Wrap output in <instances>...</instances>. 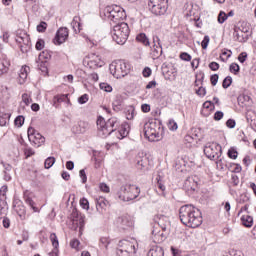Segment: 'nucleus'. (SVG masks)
<instances>
[{"label": "nucleus", "mask_w": 256, "mask_h": 256, "mask_svg": "<svg viewBox=\"0 0 256 256\" xmlns=\"http://www.w3.org/2000/svg\"><path fill=\"white\" fill-rule=\"evenodd\" d=\"M151 73H152V71H151V68H149V67L144 68V70L142 72L143 77H151Z\"/></svg>", "instance_id": "e2e57ef3"}, {"label": "nucleus", "mask_w": 256, "mask_h": 256, "mask_svg": "<svg viewBox=\"0 0 256 256\" xmlns=\"http://www.w3.org/2000/svg\"><path fill=\"white\" fill-rule=\"evenodd\" d=\"M235 120L233 119H228L226 122V127H229V129H235Z\"/></svg>", "instance_id": "bf43d9fd"}, {"label": "nucleus", "mask_w": 256, "mask_h": 256, "mask_svg": "<svg viewBox=\"0 0 256 256\" xmlns=\"http://www.w3.org/2000/svg\"><path fill=\"white\" fill-rule=\"evenodd\" d=\"M76 225H78L80 227V229H83V227H85V216L82 215L80 216L76 221H75Z\"/></svg>", "instance_id": "37998d69"}, {"label": "nucleus", "mask_w": 256, "mask_h": 256, "mask_svg": "<svg viewBox=\"0 0 256 256\" xmlns=\"http://www.w3.org/2000/svg\"><path fill=\"white\" fill-rule=\"evenodd\" d=\"M29 141L34 147H41V145L45 144V138L39 132L35 136H31Z\"/></svg>", "instance_id": "aec40b11"}, {"label": "nucleus", "mask_w": 256, "mask_h": 256, "mask_svg": "<svg viewBox=\"0 0 256 256\" xmlns=\"http://www.w3.org/2000/svg\"><path fill=\"white\" fill-rule=\"evenodd\" d=\"M117 225L120 229H129V227H133V219L129 215H123L118 217Z\"/></svg>", "instance_id": "4468645a"}, {"label": "nucleus", "mask_w": 256, "mask_h": 256, "mask_svg": "<svg viewBox=\"0 0 256 256\" xmlns=\"http://www.w3.org/2000/svg\"><path fill=\"white\" fill-rule=\"evenodd\" d=\"M104 16L110 21H114V23H117V21L125 19V10H123L121 6L117 5L107 6L104 9Z\"/></svg>", "instance_id": "423d86ee"}, {"label": "nucleus", "mask_w": 256, "mask_h": 256, "mask_svg": "<svg viewBox=\"0 0 256 256\" xmlns=\"http://www.w3.org/2000/svg\"><path fill=\"white\" fill-rule=\"evenodd\" d=\"M223 119V112L217 111L214 114V120L215 121H221Z\"/></svg>", "instance_id": "052dcab7"}, {"label": "nucleus", "mask_w": 256, "mask_h": 256, "mask_svg": "<svg viewBox=\"0 0 256 256\" xmlns=\"http://www.w3.org/2000/svg\"><path fill=\"white\" fill-rule=\"evenodd\" d=\"M168 128L170 129V131H177L178 129L177 122H175V120H169Z\"/></svg>", "instance_id": "49530a36"}, {"label": "nucleus", "mask_w": 256, "mask_h": 256, "mask_svg": "<svg viewBox=\"0 0 256 256\" xmlns=\"http://www.w3.org/2000/svg\"><path fill=\"white\" fill-rule=\"evenodd\" d=\"M228 157L230 159H237V151L235 149L228 150Z\"/></svg>", "instance_id": "603ef678"}, {"label": "nucleus", "mask_w": 256, "mask_h": 256, "mask_svg": "<svg viewBox=\"0 0 256 256\" xmlns=\"http://www.w3.org/2000/svg\"><path fill=\"white\" fill-rule=\"evenodd\" d=\"M100 191H103V193H109L110 189L107 184L101 183L100 184Z\"/></svg>", "instance_id": "0e129e2a"}, {"label": "nucleus", "mask_w": 256, "mask_h": 256, "mask_svg": "<svg viewBox=\"0 0 256 256\" xmlns=\"http://www.w3.org/2000/svg\"><path fill=\"white\" fill-rule=\"evenodd\" d=\"M136 41L142 43V45H145L146 47H149L150 45L149 38H147V35H145V33L138 34L136 37Z\"/></svg>", "instance_id": "bb28decb"}, {"label": "nucleus", "mask_w": 256, "mask_h": 256, "mask_svg": "<svg viewBox=\"0 0 256 256\" xmlns=\"http://www.w3.org/2000/svg\"><path fill=\"white\" fill-rule=\"evenodd\" d=\"M29 71H30L29 66H23L20 69V72H19V84L20 85H23V83H25V81H27V75H28Z\"/></svg>", "instance_id": "4be33fe9"}, {"label": "nucleus", "mask_w": 256, "mask_h": 256, "mask_svg": "<svg viewBox=\"0 0 256 256\" xmlns=\"http://www.w3.org/2000/svg\"><path fill=\"white\" fill-rule=\"evenodd\" d=\"M25 123V117L23 116H18L15 120H14V124L16 125V127H23Z\"/></svg>", "instance_id": "f704fd0d"}, {"label": "nucleus", "mask_w": 256, "mask_h": 256, "mask_svg": "<svg viewBox=\"0 0 256 256\" xmlns=\"http://www.w3.org/2000/svg\"><path fill=\"white\" fill-rule=\"evenodd\" d=\"M147 167V160L146 159H140L137 160V168L143 171Z\"/></svg>", "instance_id": "58836bf2"}, {"label": "nucleus", "mask_w": 256, "mask_h": 256, "mask_svg": "<svg viewBox=\"0 0 256 256\" xmlns=\"http://www.w3.org/2000/svg\"><path fill=\"white\" fill-rule=\"evenodd\" d=\"M233 83V78L231 76H227L223 82H222V87L223 89H229L231 87V84Z\"/></svg>", "instance_id": "c756f323"}, {"label": "nucleus", "mask_w": 256, "mask_h": 256, "mask_svg": "<svg viewBox=\"0 0 256 256\" xmlns=\"http://www.w3.org/2000/svg\"><path fill=\"white\" fill-rule=\"evenodd\" d=\"M82 215L83 214H81L77 208H74L71 213V219L73 223H75V221Z\"/></svg>", "instance_id": "72a5a7b5"}, {"label": "nucleus", "mask_w": 256, "mask_h": 256, "mask_svg": "<svg viewBox=\"0 0 256 256\" xmlns=\"http://www.w3.org/2000/svg\"><path fill=\"white\" fill-rule=\"evenodd\" d=\"M50 241L55 249L59 247V240L57 239V234H50Z\"/></svg>", "instance_id": "2f4dec72"}, {"label": "nucleus", "mask_w": 256, "mask_h": 256, "mask_svg": "<svg viewBox=\"0 0 256 256\" xmlns=\"http://www.w3.org/2000/svg\"><path fill=\"white\" fill-rule=\"evenodd\" d=\"M168 0H149L148 7L153 15H165L167 13Z\"/></svg>", "instance_id": "9d476101"}, {"label": "nucleus", "mask_w": 256, "mask_h": 256, "mask_svg": "<svg viewBox=\"0 0 256 256\" xmlns=\"http://www.w3.org/2000/svg\"><path fill=\"white\" fill-rule=\"evenodd\" d=\"M129 135V124L123 123L118 127V131L116 132L117 139H125Z\"/></svg>", "instance_id": "a211bd4d"}, {"label": "nucleus", "mask_w": 256, "mask_h": 256, "mask_svg": "<svg viewBox=\"0 0 256 256\" xmlns=\"http://www.w3.org/2000/svg\"><path fill=\"white\" fill-rule=\"evenodd\" d=\"M80 205L82 209H86V211H89V200H87L86 198H82L80 200Z\"/></svg>", "instance_id": "a18cd8bd"}, {"label": "nucleus", "mask_w": 256, "mask_h": 256, "mask_svg": "<svg viewBox=\"0 0 256 256\" xmlns=\"http://www.w3.org/2000/svg\"><path fill=\"white\" fill-rule=\"evenodd\" d=\"M9 67H11V61H9L7 56H2L0 58V77L9 73Z\"/></svg>", "instance_id": "dca6fc26"}, {"label": "nucleus", "mask_w": 256, "mask_h": 256, "mask_svg": "<svg viewBox=\"0 0 256 256\" xmlns=\"http://www.w3.org/2000/svg\"><path fill=\"white\" fill-rule=\"evenodd\" d=\"M180 59H182V61H191V55L187 52H183L180 54Z\"/></svg>", "instance_id": "5fc2aeb1"}, {"label": "nucleus", "mask_w": 256, "mask_h": 256, "mask_svg": "<svg viewBox=\"0 0 256 256\" xmlns=\"http://www.w3.org/2000/svg\"><path fill=\"white\" fill-rule=\"evenodd\" d=\"M22 101L27 106H29V105H31V103H33V99H31V96L27 93L22 94Z\"/></svg>", "instance_id": "473e14b6"}, {"label": "nucleus", "mask_w": 256, "mask_h": 256, "mask_svg": "<svg viewBox=\"0 0 256 256\" xmlns=\"http://www.w3.org/2000/svg\"><path fill=\"white\" fill-rule=\"evenodd\" d=\"M89 129V124L85 121H80L78 125L73 126L72 131L73 133H76L77 135L81 133H86Z\"/></svg>", "instance_id": "6ab92c4d"}, {"label": "nucleus", "mask_w": 256, "mask_h": 256, "mask_svg": "<svg viewBox=\"0 0 256 256\" xmlns=\"http://www.w3.org/2000/svg\"><path fill=\"white\" fill-rule=\"evenodd\" d=\"M161 231H163V229H161V226L156 223L152 228V237H155V235L161 233Z\"/></svg>", "instance_id": "c03bdc74"}, {"label": "nucleus", "mask_w": 256, "mask_h": 256, "mask_svg": "<svg viewBox=\"0 0 256 256\" xmlns=\"http://www.w3.org/2000/svg\"><path fill=\"white\" fill-rule=\"evenodd\" d=\"M87 101H89V96L87 94H84L78 98V103L81 105L87 103Z\"/></svg>", "instance_id": "3c124183"}, {"label": "nucleus", "mask_w": 256, "mask_h": 256, "mask_svg": "<svg viewBox=\"0 0 256 256\" xmlns=\"http://www.w3.org/2000/svg\"><path fill=\"white\" fill-rule=\"evenodd\" d=\"M228 19L227 14L224 11H220L219 15H218V23H220L221 25H223V22Z\"/></svg>", "instance_id": "79ce46f5"}, {"label": "nucleus", "mask_w": 256, "mask_h": 256, "mask_svg": "<svg viewBox=\"0 0 256 256\" xmlns=\"http://www.w3.org/2000/svg\"><path fill=\"white\" fill-rule=\"evenodd\" d=\"M166 230L160 231L158 234L152 236V239L155 243H163L165 239H167V233H165Z\"/></svg>", "instance_id": "393cba45"}, {"label": "nucleus", "mask_w": 256, "mask_h": 256, "mask_svg": "<svg viewBox=\"0 0 256 256\" xmlns=\"http://www.w3.org/2000/svg\"><path fill=\"white\" fill-rule=\"evenodd\" d=\"M35 47H36L37 51H43V49H45V40L38 39Z\"/></svg>", "instance_id": "a19ab883"}, {"label": "nucleus", "mask_w": 256, "mask_h": 256, "mask_svg": "<svg viewBox=\"0 0 256 256\" xmlns=\"http://www.w3.org/2000/svg\"><path fill=\"white\" fill-rule=\"evenodd\" d=\"M108 203L109 202L103 197L96 198L97 211H99L100 213H103V211H105Z\"/></svg>", "instance_id": "412c9836"}, {"label": "nucleus", "mask_w": 256, "mask_h": 256, "mask_svg": "<svg viewBox=\"0 0 256 256\" xmlns=\"http://www.w3.org/2000/svg\"><path fill=\"white\" fill-rule=\"evenodd\" d=\"M7 194V185H4L0 188V197L5 199V195Z\"/></svg>", "instance_id": "774afa93"}, {"label": "nucleus", "mask_w": 256, "mask_h": 256, "mask_svg": "<svg viewBox=\"0 0 256 256\" xmlns=\"http://www.w3.org/2000/svg\"><path fill=\"white\" fill-rule=\"evenodd\" d=\"M110 73L116 79H123L129 73V66L127 63L119 60L118 62H113L110 64Z\"/></svg>", "instance_id": "0eeeda50"}, {"label": "nucleus", "mask_w": 256, "mask_h": 256, "mask_svg": "<svg viewBox=\"0 0 256 256\" xmlns=\"http://www.w3.org/2000/svg\"><path fill=\"white\" fill-rule=\"evenodd\" d=\"M129 25L125 22H121L113 27L112 38L118 45H125L127 39H129Z\"/></svg>", "instance_id": "20e7f679"}, {"label": "nucleus", "mask_w": 256, "mask_h": 256, "mask_svg": "<svg viewBox=\"0 0 256 256\" xmlns=\"http://www.w3.org/2000/svg\"><path fill=\"white\" fill-rule=\"evenodd\" d=\"M210 81H211V85H213V87H215V85H217V83L219 81V75L218 74H213L210 77Z\"/></svg>", "instance_id": "09e8293b"}, {"label": "nucleus", "mask_w": 256, "mask_h": 256, "mask_svg": "<svg viewBox=\"0 0 256 256\" xmlns=\"http://www.w3.org/2000/svg\"><path fill=\"white\" fill-rule=\"evenodd\" d=\"M198 179L199 178H197V176H190L185 180L184 189L190 195H192V193H195V191H197V189H199Z\"/></svg>", "instance_id": "9b49d317"}, {"label": "nucleus", "mask_w": 256, "mask_h": 256, "mask_svg": "<svg viewBox=\"0 0 256 256\" xmlns=\"http://www.w3.org/2000/svg\"><path fill=\"white\" fill-rule=\"evenodd\" d=\"M209 69H211V71H219V63L211 62L209 64Z\"/></svg>", "instance_id": "13d9d810"}, {"label": "nucleus", "mask_w": 256, "mask_h": 256, "mask_svg": "<svg viewBox=\"0 0 256 256\" xmlns=\"http://www.w3.org/2000/svg\"><path fill=\"white\" fill-rule=\"evenodd\" d=\"M26 205H29L33 209L34 213H39V208L35 207V201L29 196H24Z\"/></svg>", "instance_id": "cd10ccee"}, {"label": "nucleus", "mask_w": 256, "mask_h": 256, "mask_svg": "<svg viewBox=\"0 0 256 256\" xmlns=\"http://www.w3.org/2000/svg\"><path fill=\"white\" fill-rule=\"evenodd\" d=\"M222 148L221 145L215 142H208L204 147V154L208 159L217 161L221 157Z\"/></svg>", "instance_id": "1a4fd4ad"}, {"label": "nucleus", "mask_w": 256, "mask_h": 256, "mask_svg": "<svg viewBox=\"0 0 256 256\" xmlns=\"http://www.w3.org/2000/svg\"><path fill=\"white\" fill-rule=\"evenodd\" d=\"M157 223L156 225L161 226L162 231H167V228L170 227L171 222H169V217L163 215V214H158L156 216Z\"/></svg>", "instance_id": "2eb2a0df"}, {"label": "nucleus", "mask_w": 256, "mask_h": 256, "mask_svg": "<svg viewBox=\"0 0 256 256\" xmlns=\"http://www.w3.org/2000/svg\"><path fill=\"white\" fill-rule=\"evenodd\" d=\"M80 18L75 16L73 18V21L71 22L72 28L74 29V31L77 33V31H81V23H79Z\"/></svg>", "instance_id": "c85d7f7f"}, {"label": "nucleus", "mask_w": 256, "mask_h": 256, "mask_svg": "<svg viewBox=\"0 0 256 256\" xmlns=\"http://www.w3.org/2000/svg\"><path fill=\"white\" fill-rule=\"evenodd\" d=\"M229 71H230V73H234V75H237V73H239V71H240L239 64L232 63L229 67Z\"/></svg>", "instance_id": "c9c22d12"}, {"label": "nucleus", "mask_w": 256, "mask_h": 256, "mask_svg": "<svg viewBox=\"0 0 256 256\" xmlns=\"http://www.w3.org/2000/svg\"><path fill=\"white\" fill-rule=\"evenodd\" d=\"M209 41H210L209 36H204V39L201 43L202 49H207V47L209 46Z\"/></svg>", "instance_id": "864d4df0"}, {"label": "nucleus", "mask_w": 256, "mask_h": 256, "mask_svg": "<svg viewBox=\"0 0 256 256\" xmlns=\"http://www.w3.org/2000/svg\"><path fill=\"white\" fill-rule=\"evenodd\" d=\"M15 211L18 213L20 219H25V207H21L20 209L15 207Z\"/></svg>", "instance_id": "de8ad7c7"}, {"label": "nucleus", "mask_w": 256, "mask_h": 256, "mask_svg": "<svg viewBox=\"0 0 256 256\" xmlns=\"http://www.w3.org/2000/svg\"><path fill=\"white\" fill-rule=\"evenodd\" d=\"M179 218L183 225L192 229H197L203 223L201 211L189 204L180 207Z\"/></svg>", "instance_id": "f257e3e1"}, {"label": "nucleus", "mask_w": 256, "mask_h": 256, "mask_svg": "<svg viewBox=\"0 0 256 256\" xmlns=\"http://www.w3.org/2000/svg\"><path fill=\"white\" fill-rule=\"evenodd\" d=\"M57 103H69V95L61 94V95L54 96L53 107H58Z\"/></svg>", "instance_id": "5701e85b"}, {"label": "nucleus", "mask_w": 256, "mask_h": 256, "mask_svg": "<svg viewBox=\"0 0 256 256\" xmlns=\"http://www.w3.org/2000/svg\"><path fill=\"white\" fill-rule=\"evenodd\" d=\"M241 223L244 227H253V217L250 215H244L241 217Z\"/></svg>", "instance_id": "a878e982"}, {"label": "nucleus", "mask_w": 256, "mask_h": 256, "mask_svg": "<svg viewBox=\"0 0 256 256\" xmlns=\"http://www.w3.org/2000/svg\"><path fill=\"white\" fill-rule=\"evenodd\" d=\"M80 242L77 239H74L70 242V247H72V249H77V247H79Z\"/></svg>", "instance_id": "338daca9"}, {"label": "nucleus", "mask_w": 256, "mask_h": 256, "mask_svg": "<svg viewBox=\"0 0 256 256\" xmlns=\"http://www.w3.org/2000/svg\"><path fill=\"white\" fill-rule=\"evenodd\" d=\"M238 61H240V63H245V61H247V52L240 53L238 56Z\"/></svg>", "instance_id": "6e6d98bb"}, {"label": "nucleus", "mask_w": 256, "mask_h": 256, "mask_svg": "<svg viewBox=\"0 0 256 256\" xmlns=\"http://www.w3.org/2000/svg\"><path fill=\"white\" fill-rule=\"evenodd\" d=\"M154 46H153V56L161 57L163 55V47L161 46V39L159 37L153 38Z\"/></svg>", "instance_id": "f3484780"}, {"label": "nucleus", "mask_w": 256, "mask_h": 256, "mask_svg": "<svg viewBox=\"0 0 256 256\" xmlns=\"http://www.w3.org/2000/svg\"><path fill=\"white\" fill-rule=\"evenodd\" d=\"M165 252L160 246H153L147 253V256H163Z\"/></svg>", "instance_id": "b1692460"}, {"label": "nucleus", "mask_w": 256, "mask_h": 256, "mask_svg": "<svg viewBox=\"0 0 256 256\" xmlns=\"http://www.w3.org/2000/svg\"><path fill=\"white\" fill-rule=\"evenodd\" d=\"M139 193H141L139 187L131 184H126L120 187L117 196L120 201H133V199H137L139 197Z\"/></svg>", "instance_id": "39448f33"}, {"label": "nucleus", "mask_w": 256, "mask_h": 256, "mask_svg": "<svg viewBox=\"0 0 256 256\" xmlns=\"http://www.w3.org/2000/svg\"><path fill=\"white\" fill-rule=\"evenodd\" d=\"M52 165H55V157H48L44 162L45 169H51Z\"/></svg>", "instance_id": "7c9ffc66"}, {"label": "nucleus", "mask_w": 256, "mask_h": 256, "mask_svg": "<svg viewBox=\"0 0 256 256\" xmlns=\"http://www.w3.org/2000/svg\"><path fill=\"white\" fill-rule=\"evenodd\" d=\"M37 31H38V33H45V31H47V22L42 21L37 26Z\"/></svg>", "instance_id": "ea45409f"}, {"label": "nucleus", "mask_w": 256, "mask_h": 256, "mask_svg": "<svg viewBox=\"0 0 256 256\" xmlns=\"http://www.w3.org/2000/svg\"><path fill=\"white\" fill-rule=\"evenodd\" d=\"M24 155L26 159H29V157H33V155H35V150H33L31 147H26L24 149Z\"/></svg>", "instance_id": "e433bc0d"}, {"label": "nucleus", "mask_w": 256, "mask_h": 256, "mask_svg": "<svg viewBox=\"0 0 256 256\" xmlns=\"http://www.w3.org/2000/svg\"><path fill=\"white\" fill-rule=\"evenodd\" d=\"M138 249L139 244L137 243V240L133 238L130 240H120L116 249V256H133L137 253Z\"/></svg>", "instance_id": "7ed1b4c3"}, {"label": "nucleus", "mask_w": 256, "mask_h": 256, "mask_svg": "<svg viewBox=\"0 0 256 256\" xmlns=\"http://www.w3.org/2000/svg\"><path fill=\"white\" fill-rule=\"evenodd\" d=\"M196 93L199 95V97H205L206 93H207V90H205V88L203 87H200Z\"/></svg>", "instance_id": "69168bd1"}, {"label": "nucleus", "mask_w": 256, "mask_h": 256, "mask_svg": "<svg viewBox=\"0 0 256 256\" xmlns=\"http://www.w3.org/2000/svg\"><path fill=\"white\" fill-rule=\"evenodd\" d=\"M68 38L69 29L62 27L57 31L56 36L54 38V43L55 45H62V43H65Z\"/></svg>", "instance_id": "f8f14e48"}, {"label": "nucleus", "mask_w": 256, "mask_h": 256, "mask_svg": "<svg viewBox=\"0 0 256 256\" xmlns=\"http://www.w3.org/2000/svg\"><path fill=\"white\" fill-rule=\"evenodd\" d=\"M161 127H157L155 122L146 123L144 125V136L151 142L160 141L161 133H159Z\"/></svg>", "instance_id": "6e6552de"}, {"label": "nucleus", "mask_w": 256, "mask_h": 256, "mask_svg": "<svg viewBox=\"0 0 256 256\" xmlns=\"http://www.w3.org/2000/svg\"><path fill=\"white\" fill-rule=\"evenodd\" d=\"M100 89L106 93H111V91H113V87L107 83H100Z\"/></svg>", "instance_id": "4c0bfd02"}, {"label": "nucleus", "mask_w": 256, "mask_h": 256, "mask_svg": "<svg viewBox=\"0 0 256 256\" xmlns=\"http://www.w3.org/2000/svg\"><path fill=\"white\" fill-rule=\"evenodd\" d=\"M231 181H232L234 187H237V185H239V176L236 174H232Z\"/></svg>", "instance_id": "4d7b16f0"}, {"label": "nucleus", "mask_w": 256, "mask_h": 256, "mask_svg": "<svg viewBox=\"0 0 256 256\" xmlns=\"http://www.w3.org/2000/svg\"><path fill=\"white\" fill-rule=\"evenodd\" d=\"M80 177L82 179V183H87V174L85 173V169L80 170Z\"/></svg>", "instance_id": "680f3d73"}, {"label": "nucleus", "mask_w": 256, "mask_h": 256, "mask_svg": "<svg viewBox=\"0 0 256 256\" xmlns=\"http://www.w3.org/2000/svg\"><path fill=\"white\" fill-rule=\"evenodd\" d=\"M120 125H121V122H119V119L115 117L108 119L107 122H105L103 118H99L97 120L99 137L105 138L111 135V133H114V131H117V129H119Z\"/></svg>", "instance_id": "f03ea898"}, {"label": "nucleus", "mask_w": 256, "mask_h": 256, "mask_svg": "<svg viewBox=\"0 0 256 256\" xmlns=\"http://www.w3.org/2000/svg\"><path fill=\"white\" fill-rule=\"evenodd\" d=\"M39 132H37L33 127L28 128V139L30 141L31 137H35Z\"/></svg>", "instance_id": "8fccbe9b"}, {"label": "nucleus", "mask_w": 256, "mask_h": 256, "mask_svg": "<svg viewBox=\"0 0 256 256\" xmlns=\"http://www.w3.org/2000/svg\"><path fill=\"white\" fill-rule=\"evenodd\" d=\"M86 59H88V67L90 69H97V67H103V60H101V56L97 54H89Z\"/></svg>", "instance_id": "ddd939ff"}]
</instances>
